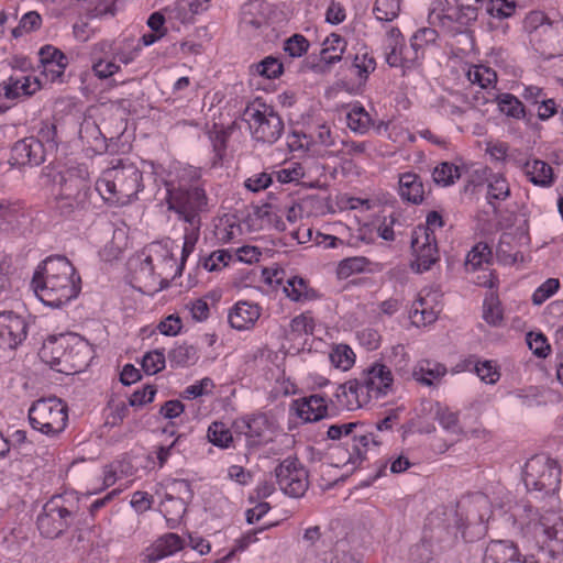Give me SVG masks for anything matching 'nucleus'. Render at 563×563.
I'll return each instance as SVG.
<instances>
[{"label":"nucleus","instance_id":"1","mask_svg":"<svg viewBox=\"0 0 563 563\" xmlns=\"http://www.w3.org/2000/svg\"><path fill=\"white\" fill-rule=\"evenodd\" d=\"M31 285L44 305L59 308L78 296L80 276L67 257L55 255L37 266Z\"/></svg>","mask_w":563,"mask_h":563},{"label":"nucleus","instance_id":"2","mask_svg":"<svg viewBox=\"0 0 563 563\" xmlns=\"http://www.w3.org/2000/svg\"><path fill=\"white\" fill-rule=\"evenodd\" d=\"M142 173L130 162L118 163L102 173L96 183V189L107 201L129 203L142 189Z\"/></svg>","mask_w":563,"mask_h":563},{"label":"nucleus","instance_id":"3","mask_svg":"<svg viewBox=\"0 0 563 563\" xmlns=\"http://www.w3.org/2000/svg\"><path fill=\"white\" fill-rule=\"evenodd\" d=\"M56 186L58 187L55 195L56 208L62 216L69 217L77 211L88 209L90 206L89 181L76 172L68 170L59 174Z\"/></svg>","mask_w":563,"mask_h":563},{"label":"nucleus","instance_id":"4","mask_svg":"<svg viewBox=\"0 0 563 563\" xmlns=\"http://www.w3.org/2000/svg\"><path fill=\"white\" fill-rule=\"evenodd\" d=\"M29 420L34 430L46 435H56L67 426L68 407L57 397L41 398L29 409Z\"/></svg>","mask_w":563,"mask_h":563},{"label":"nucleus","instance_id":"5","mask_svg":"<svg viewBox=\"0 0 563 563\" xmlns=\"http://www.w3.org/2000/svg\"><path fill=\"white\" fill-rule=\"evenodd\" d=\"M243 120L247 122L253 137L264 143L276 142L284 131L280 115L265 103H250L243 112Z\"/></svg>","mask_w":563,"mask_h":563},{"label":"nucleus","instance_id":"6","mask_svg":"<svg viewBox=\"0 0 563 563\" xmlns=\"http://www.w3.org/2000/svg\"><path fill=\"white\" fill-rule=\"evenodd\" d=\"M560 475V467L554 460L534 455L525 465L523 483L529 492L549 494L559 488Z\"/></svg>","mask_w":563,"mask_h":563},{"label":"nucleus","instance_id":"7","mask_svg":"<svg viewBox=\"0 0 563 563\" xmlns=\"http://www.w3.org/2000/svg\"><path fill=\"white\" fill-rule=\"evenodd\" d=\"M531 529L540 552H547L552 559L563 554V518L559 514L547 511Z\"/></svg>","mask_w":563,"mask_h":563},{"label":"nucleus","instance_id":"8","mask_svg":"<svg viewBox=\"0 0 563 563\" xmlns=\"http://www.w3.org/2000/svg\"><path fill=\"white\" fill-rule=\"evenodd\" d=\"M353 435L352 451L349 453V460L345 464L353 465L354 470L366 459V451L369 443L378 446L382 441H378L372 430H368L363 422H349L342 424H332L328 428L327 435L331 440H339L342 435Z\"/></svg>","mask_w":563,"mask_h":563},{"label":"nucleus","instance_id":"9","mask_svg":"<svg viewBox=\"0 0 563 563\" xmlns=\"http://www.w3.org/2000/svg\"><path fill=\"white\" fill-rule=\"evenodd\" d=\"M168 210L178 214L186 223L200 220L199 212L207 206L205 190L199 187L167 189Z\"/></svg>","mask_w":563,"mask_h":563},{"label":"nucleus","instance_id":"10","mask_svg":"<svg viewBox=\"0 0 563 563\" xmlns=\"http://www.w3.org/2000/svg\"><path fill=\"white\" fill-rule=\"evenodd\" d=\"M71 517L73 512L64 506L63 498L54 496L43 506L37 528L43 537L55 539L68 528Z\"/></svg>","mask_w":563,"mask_h":563},{"label":"nucleus","instance_id":"11","mask_svg":"<svg viewBox=\"0 0 563 563\" xmlns=\"http://www.w3.org/2000/svg\"><path fill=\"white\" fill-rule=\"evenodd\" d=\"M275 476L279 488L290 497H301L308 489V472L297 457L285 459L275 468Z\"/></svg>","mask_w":563,"mask_h":563},{"label":"nucleus","instance_id":"12","mask_svg":"<svg viewBox=\"0 0 563 563\" xmlns=\"http://www.w3.org/2000/svg\"><path fill=\"white\" fill-rule=\"evenodd\" d=\"M411 249L415 260L411 268L417 273H423L439 261V251L433 231L417 228L411 236Z\"/></svg>","mask_w":563,"mask_h":563},{"label":"nucleus","instance_id":"13","mask_svg":"<svg viewBox=\"0 0 563 563\" xmlns=\"http://www.w3.org/2000/svg\"><path fill=\"white\" fill-rule=\"evenodd\" d=\"M172 490L179 496L166 494L164 500L161 503V511L169 523L170 528L179 522L186 512L187 499L191 497L190 485L185 479L175 481Z\"/></svg>","mask_w":563,"mask_h":563},{"label":"nucleus","instance_id":"14","mask_svg":"<svg viewBox=\"0 0 563 563\" xmlns=\"http://www.w3.org/2000/svg\"><path fill=\"white\" fill-rule=\"evenodd\" d=\"M25 320L13 311L0 312V347L15 349L26 338Z\"/></svg>","mask_w":563,"mask_h":563},{"label":"nucleus","instance_id":"15","mask_svg":"<svg viewBox=\"0 0 563 563\" xmlns=\"http://www.w3.org/2000/svg\"><path fill=\"white\" fill-rule=\"evenodd\" d=\"M90 360L91 350L88 343L78 335L73 334L65 358L62 360V366L56 367V371L67 375L76 374L84 371Z\"/></svg>","mask_w":563,"mask_h":563},{"label":"nucleus","instance_id":"16","mask_svg":"<svg viewBox=\"0 0 563 563\" xmlns=\"http://www.w3.org/2000/svg\"><path fill=\"white\" fill-rule=\"evenodd\" d=\"M233 429L235 433L245 435L247 446L254 448L267 441L269 422L266 416L258 415L235 420Z\"/></svg>","mask_w":563,"mask_h":563},{"label":"nucleus","instance_id":"17","mask_svg":"<svg viewBox=\"0 0 563 563\" xmlns=\"http://www.w3.org/2000/svg\"><path fill=\"white\" fill-rule=\"evenodd\" d=\"M11 159L21 166H38L45 161L44 145L33 136L20 140L12 147Z\"/></svg>","mask_w":563,"mask_h":563},{"label":"nucleus","instance_id":"18","mask_svg":"<svg viewBox=\"0 0 563 563\" xmlns=\"http://www.w3.org/2000/svg\"><path fill=\"white\" fill-rule=\"evenodd\" d=\"M482 563H521V552L511 540H492L485 548Z\"/></svg>","mask_w":563,"mask_h":563},{"label":"nucleus","instance_id":"19","mask_svg":"<svg viewBox=\"0 0 563 563\" xmlns=\"http://www.w3.org/2000/svg\"><path fill=\"white\" fill-rule=\"evenodd\" d=\"M185 540L177 533L168 532L159 537L151 547L146 548L143 555L146 563H155L166 556L183 550Z\"/></svg>","mask_w":563,"mask_h":563},{"label":"nucleus","instance_id":"20","mask_svg":"<svg viewBox=\"0 0 563 563\" xmlns=\"http://www.w3.org/2000/svg\"><path fill=\"white\" fill-rule=\"evenodd\" d=\"M362 378L369 385V390H373L375 398L384 397L393 391L394 377L385 364L374 363L363 373Z\"/></svg>","mask_w":563,"mask_h":563},{"label":"nucleus","instance_id":"21","mask_svg":"<svg viewBox=\"0 0 563 563\" xmlns=\"http://www.w3.org/2000/svg\"><path fill=\"white\" fill-rule=\"evenodd\" d=\"M290 410H294L297 417L305 422H314L323 419L328 413L325 399L320 395H311L295 399L291 402Z\"/></svg>","mask_w":563,"mask_h":563},{"label":"nucleus","instance_id":"22","mask_svg":"<svg viewBox=\"0 0 563 563\" xmlns=\"http://www.w3.org/2000/svg\"><path fill=\"white\" fill-rule=\"evenodd\" d=\"M71 336L73 334L48 336L40 349L41 360L56 371V367L62 366V360L65 358Z\"/></svg>","mask_w":563,"mask_h":563},{"label":"nucleus","instance_id":"23","mask_svg":"<svg viewBox=\"0 0 563 563\" xmlns=\"http://www.w3.org/2000/svg\"><path fill=\"white\" fill-rule=\"evenodd\" d=\"M446 374L443 364L430 360H421L411 372V378L426 386H435Z\"/></svg>","mask_w":563,"mask_h":563},{"label":"nucleus","instance_id":"24","mask_svg":"<svg viewBox=\"0 0 563 563\" xmlns=\"http://www.w3.org/2000/svg\"><path fill=\"white\" fill-rule=\"evenodd\" d=\"M260 307L249 302H238L229 313V323L236 330L252 327L260 318Z\"/></svg>","mask_w":563,"mask_h":563},{"label":"nucleus","instance_id":"25","mask_svg":"<svg viewBox=\"0 0 563 563\" xmlns=\"http://www.w3.org/2000/svg\"><path fill=\"white\" fill-rule=\"evenodd\" d=\"M41 88V84L36 77L22 76L8 79L4 86V96L8 99H15L20 96H31Z\"/></svg>","mask_w":563,"mask_h":563},{"label":"nucleus","instance_id":"26","mask_svg":"<svg viewBox=\"0 0 563 563\" xmlns=\"http://www.w3.org/2000/svg\"><path fill=\"white\" fill-rule=\"evenodd\" d=\"M423 185L415 173H405L399 177V195L404 200L418 205L423 200Z\"/></svg>","mask_w":563,"mask_h":563},{"label":"nucleus","instance_id":"27","mask_svg":"<svg viewBox=\"0 0 563 563\" xmlns=\"http://www.w3.org/2000/svg\"><path fill=\"white\" fill-rule=\"evenodd\" d=\"M347 395L353 396V400L345 401L347 410H355L368 404L371 398L374 397L373 390H369V385L361 377L360 379H351L346 382Z\"/></svg>","mask_w":563,"mask_h":563},{"label":"nucleus","instance_id":"28","mask_svg":"<svg viewBox=\"0 0 563 563\" xmlns=\"http://www.w3.org/2000/svg\"><path fill=\"white\" fill-rule=\"evenodd\" d=\"M525 173L529 180L538 186H549L553 181L552 167L543 161L533 159L525 164Z\"/></svg>","mask_w":563,"mask_h":563},{"label":"nucleus","instance_id":"29","mask_svg":"<svg viewBox=\"0 0 563 563\" xmlns=\"http://www.w3.org/2000/svg\"><path fill=\"white\" fill-rule=\"evenodd\" d=\"M441 108L450 115L461 117L473 108L468 98L459 91H450L440 99Z\"/></svg>","mask_w":563,"mask_h":563},{"label":"nucleus","instance_id":"30","mask_svg":"<svg viewBox=\"0 0 563 563\" xmlns=\"http://www.w3.org/2000/svg\"><path fill=\"white\" fill-rule=\"evenodd\" d=\"M38 56L43 68L54 66L56 67V76H62L64 74L68 59L62 51L54 46L46 45L40 49Z\"/></svg>","mask_w":563,"mask_h":563},{"label":"nucleus","instance_id":"31","mask_svg":"<svg viewBox=\"0 0 563 563\" xmlns=\"http://www.w3.org/2000/svg\"><path fill=\"white\" fill-rule=\"evenodd\" d=\"M345 47L346 42L344 38L338 34L332 33L323 42V48L320 54L321 59L325 64H334L341 60Z\"/></svg>","mask_w":563,"mask_h":563},{"label":"nucleus","instance_id":"32","mask_svg":"<svg viewBox=\"0 0 563 563\" xmlns=\"http://www.w3.org/2000/svg\"><path fill=\"white\" fill-rule=\"evenodd\" d=\"M284 292L292 301H305L317 298V292L308 287L303 278L297 276L287 280V285L284 286Z\"/></svg>","mask_w":563,"mask_h":563},{"label":"nucleus","instance_id":"33","mask_svg":"<svg viewBox=\"0 0 563 563\" xmlns=\"http://www.w3.org/2000/svg\"><path fill=\"white\" fill-rule=\"evenodd\" d=\"M168 360L173 367L189 366L195 364L198 360L197 349L186 343L177 345L169 351Z\"/></svg>","mask_w":563,"mask_h":563},{"label":"nucleus","instance_id":"34","mask_svg":"<svg viewBox=\"0 0 563 563\" xmlns=\"http://www.w3.org/2000/svg\"><path fill=\"white\" fill-rule=\"evenodd\" d=\"M492 249L486 243H477L467 254L465 261L466 271H476L483 264H489L492 261Z\"/></svg>","mask_w":563,"mask_h":563},{"label":"nucleus","instance_id":"35","mask_svg":"<svg viewBox=\"0 0 563 563\" xmlns=\"http://www.w3.org/2000/svg\"><path fill=\"white\" fill-rule=\"evenodd\" d=\"M509 195L510 188L505 177L500 174H493L488 178V202L493 205V200H505Z\"/></svg>","mask_w":563,"mask_h":563},{"label":"nucleus","instance_id":"36","mask_svg":"<svg viewBox=\"0 0 563 563\" xmlns=\"http://www.w3.org/2000/svg\"><path fill=\"white\" fill-rule=\"evenodd\" d=\"M433 180L438 185L450 186L455 179L461 177L460 168L452 163L443 162L437 166L432 174Z\"/></svg>","mask_w":563,"mask_h":563},{"label":"nucleus","instance_id":"37","mask_svg":"<svg viewBox=\"0 0 563 563\" xmlns=\"http://www.w3.org/2000/svg\"><path fill=\"white\" fill-rule=\"evenodd\" d=\"M368 264V258L364 256L347 257L339 263L336 274L339 278L345 279L353 274L364 272Z\"/></svg>","mask_w":563,"mask_h":563},{"label":"nucleus","instance_id":"38","mask_svg":"<svg viewBox=\"0 0 563 563\" xmlns=\"http://www.w3.org/2000/svg\"><path fill=\"white\" fill-rule=\"evenodd\" d=\"M251 68L254 69L256 74L267 79L278 78L284 70L283 63L273 56L265 57L260 63L252 65Z\"/></svg>","mask_w":563,"mask_h":563},{"label":"nucleus","instance_id":"39","mask_svg":"<svg viewBox=\"0 0 563 563\" xmlns=\"http://www.w3.org/2000/svg\"><path fill=\"white\" fill-rule=\"evenodd\" d=\"M209 441L219 448H229L233 441L232 432L223 422L214 421L208 428Z\"/></svg>","mask_w":563,"mask_h":563},{"label":"nucleus","instance_id":"40","mask_svg":"<svg viewBox=\"0 0 563 563\" xmlns=\"http://www.w3.org/2000/svg\"><path fill=\"white\" fill-rule=\"evenodd\" d=\"M347 126L357 133H365L371 125V117L363 107H353L346 115Z\"/></svg>","mask_w":563,"mask_h":563},{"label":"nucleus","instance_id":"41","mask_svg":"<svg viewBox=\"0 0 563 563\" xmlns=\"http://www.w3.org/2000/svg\"><path fill=\"white\" fill-rule=\"evenodd\" d=\"M400 11L399 0H376L374 14L377 20L389 22L396 19Z\"/></svg>","mask_w":563,"mask_h":563},{"label":"nucleus","instance_id":"42","mask_svg":"<svg viewBox=\"0 0 563 563\" xmlns=\"http://www.w3.org/2000/svg\"><path fill=\"white\" fill-rule=\"evenodd\" d=\"M498 107L508 117L519 119L525 115L522 102L510 93H503L498 97Z\"/></svg>","mask_w":563,"mask_h":563},{"label":"nucleus","instance_id":"43","mask_svg":"<svg viewBox=\"0 0 563 563\" xmlns=\"http://www.w3.org/2000/svg\"><path fill=\"white\" fill-rule=\"evenodd\" d=\"M467 78L472 84H477L481 88H487L496 82V73L485 66H474L467 73Z\"/></svg>","mask_w":563,"mask_h":563},{"label":"nucleus","instance_id":"44","mask_svg":"<svg viewBox=\"0 0 563 563\" xmlns=\"http://www.w3.org/2000/svg\"><path fill=\"white\" fill-rule=\"evenodd\" d=\"M354 352L347 345H339L330 354L331 363L340 369L347 371L354 364Z\"/></svg>","mask_w":563,"mask_h":563},{"label":"nucleus","instance_id":"45","mask_svg":"<svg viewBox=\"0 0 563 563\" xmlns=\"http://www.w3.org/2000/svg\"><path fill=\"white\" fill-rule=\"evenodd\" d=\"M42 24V18L36 11L25 13L16 27L12 30V35L18 38L25 33L37 30Z\"/></svg>","mask_w":563,"mask_h":563},{"label":"nucleus","instance_id":"46","mask_svg":"<svg viewBox=\"0 0 563 563\" xmlns=\"http://www.w3.org/2000/svg\"><path fill=\"white\" fill-rule=\"evenodd\" d=\"M142 368L147 375H154L164 369V353L158 350L147 352L142 358Z\"/></svg>","mask_w":563,"mask_h":563},{"label":"nucleus","instance_id":"47","mask_svg":"<svg viewBox=\"0 0 563 563\" xmlns=\"http://www.w3.org/2000/svg\"><path fill=\"white\" fill-rule=\"evenodd\" d=\"M485 9L492 16L504 19L512 15L516 4L508 0H489L485 3Z\"/></svg>","mask_w":563,"mask_h":563},{"label":"nucleus","instance_id":"48","mask_svg":"<svg viewBox=\"0 0 563 563\" xmlns=\"http://www.w3.org/2000/svg\"><path fill=\"white\" fill-rule=\"evenodd\" d=\"M44 145V150L54 152L57 150V128L53 123L43 122L35 137Z\"/></svg>","mask_w":563,"mask_h":563},{"label":"nucleus","instance_id":"49","mask_svg":"<svg viewBox=\"0 0 563 563\" xmlns=\"http://www.w3.org/2000/svg\"><path fill=\"white\" fill-rule=\"evenodd\" d=\"M426 300L420 298L412 305L411 319L416 324H429L437 320V314L433 310H429L424 307Z\"/></svg>","mask_w":563,"mask_h":563},{"label":"nucleus","instance_id":"50","mask_svg":"<svg viewBox=\"0 0 563 563\" xmlns=\"http://www.w3.org/2000/svg\"><path fill=\"white\" fill-rule=\"evenodd\" d=\"M560 288L558 278H549L540 285L532 295V302L537 306L542 305L545 300L552 297Z\"/></svg>","mask_w":563,"mask_h":563},{"label":"nucleus","instance_id":"51","mask_svg":"<svg viewBox=\"0 0 563 563\" xmlns=\"http://www.w3.org/2000/svg\"><path fill=\"white\" fill-rule=\"evenodd\" d=\"M438 33L434 29L422 27L418 30L411 37V47L415 51V58H418V51L422 49L424 45L434 43Z\"/></svg>","mask_w":563,"mask_h":563},{"label":"nucleus","instance_id":"52","mask_svg":"<svg viewBox=\"0 0 563 563\" xmlns=\"http://www.w3.org/2000/svg\"><path fill=\"white\" fill-rule=\"evenodd\" d=\"M308 40L301 34H295L285 41L284 51L290 57H300L308 51Z\"/></svg>","mask_w":563,"mask_h":563},{"label":"nucleus","instance_id":"53","mask_svg":"<svg viewBox=\"0 0 563 563\" xmlns=\"http://www.w3.org/2000/svg\"><path fill=\"white\" fill-rule=\"evenodd\" d=\"M475 372L478 377L487 384H495L500 376L496 365H494L492 361L478 362L475 365Z\"/></svg>","mask_w":563,"mask_h":563},{"label":"nucleus","instance_id":"54","mask_svg":"<svg viewBox=\"0 0 563 563\" xmlns=\"http://www.w3.org/2000/svg\"><path fill=\"white\" fill-rule=\"evenodd\" d=\"M275 176L282 184L297 181L303 177V168L299 163H292L289 167L275 172Z\"/></svg>","mask_w":563,"mask_h":563},{"label":"nucleus","instance_id":"55","mask_svg":"<svg viewBox=\"0 0 563 563\" xmlns=\"http://www.w3.org/2000/svg\"><path fill=\"white\" fill-rule=\"evenodd\" d=\"M527 343L533 354L539 357H545L550 351V345L547 342V338L541 333H528Z\"/></svg>","mask_w":563,"mask_h":563},{"label":"nucleus","instance_id":"56","mask_svg":"<svg viewBox=\"0 0 563 563\" xmlns=\"http://www.w3.org/2000/svg\"><path fill=\"white\" fill-rule=\"evenodd\" d=\"M231 258H232V255L229 251L219 250V251L211 253L208 257H206L203 260V267L209 272H213V271L219 269L220 263L223 266H227Z\"/></svg>","mask_w":563,"mask_h":563},{"label":"nucleus","instance_id":"57","mask_svg":"<svg viewBox=\"0 0 563 563\" xmlns=\"http://www.w3.org/2000/svg\"><path fill=\"white\" fill-rule=\"evenodd\" d=\"M353 67L357 69V75L361 78L366 79L375 70L376 62L373 56L365 53L362 56H355Z\"/></svg>","mask_w":563,"mask_h":563},{"label":"nucleus","instance_id":"58","mask_svg":"<svg viewBox=\"0 0 563 563\" xmlns=\"http://www.w3.org/2000/svg\"><path fill=\"white\" fill-rule=\"evenodd\" d=\"M483 318L488 324L492 325H498L501 322L503 313L498 302L494 298L485 300Z\"/></svg>","mask_w":563,"mask_h":563},{"label":"nucleus","instance_id":"59","mask_svg":"<svg viewBox=\"0 0 563 563\" xmlns=\"http://www.w3.org/2000/svg\"><path fill=\"white\" fill-rule=\"evenodd\" d=\"M120 66L114 60L98 59L92 64V71L100 79H107L117 74Z\"/></svg>","mask_w":563,"mask_h":563},{"label":"nucleus","instance_id":"60","mask_svg":"<svg viewBox=\"0 0 563 563\" xmlns=\"http://www.w3.org/2000/svg\"><path fill=\"white\" fill-rule=\"evenodd\" d=\"M155 394L156 389L153 386L147 385L143 389H137L131 395L129 399V405L135 407L143 406L147 402H152L155 397Z\"/></svg>","mask_w":563,"mask_h":563},{"label":"nucleus","instance_id":"61","mask_svg":"<svg viewBox=\"0 0 563 563\" xmlns=\"http://www.w3.org/2000/svg\"><path fill=\"white\" fill-rule=\"evenodd\" d=\"M290 329L292 332H297L299 334L312 333L314 329L313 319L306 313L297 316L291 320Z\"/></svg>","mask_w":563,"mask_h":563},{"label":"nucleus","instance_id":"62","mask_svg":"<svg viewBox=\"0 0 563 563\" xmlns=\"http://www.w3.org/2000/svg\"><path fill=\"white\" fill-rule=\"evenodd\" d=\"M547 21L548 18L542 11H531L523 20V27L527 32L532 33L543 26Z\"/></svg>","mask_w":563,"mask_h":563},{"label":"nucleus","instance_id":"63","mask_svg":"<svg viewBox=\"0 0 563 563\" xmlns=\"http://www.w3.org/2000/svg\"><path fill=\"white\" fill-rule=\"evenodd\" d=\"M271 184L272 175L267 173L254 175L245 180V187L253 192L266 189Z\"/></svg>","mask_w":563,"mask_h":563},{"label":"nucleus","instance_id":"64","mask_svg":"<svg viewBox=\"0 0 563 563\" xmlns=\"http://www.w3.org/2000/svg\"><path fill=\"white\" fill-rule=\"evenodd\" d=\"M181 329V321L179 317L168 316L158 324V330L164 335H176Z\"/></svg>","mask_w":563,"mask_h":563}]
</instances>
